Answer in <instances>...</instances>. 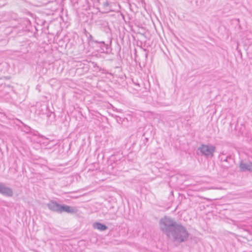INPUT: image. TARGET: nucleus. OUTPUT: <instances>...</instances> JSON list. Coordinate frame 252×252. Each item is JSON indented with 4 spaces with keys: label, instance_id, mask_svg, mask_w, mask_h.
I'll list each match as a JSON object with an SVG mask.
<instances>
[{
    "label": "nucleus",
    "instance_id": "nucleus-1",
    "mask_svg": "<svg viewBox=\"0 0 252 252\" xmlns=\"http://www.w3.org/2000/svg\"><path fill=\"white\" fill-rule=\"evenodd\" d=\"M178 223L174 219L167 216L161 218L159 222L160 230L169 238Z\"/></svg>",
    "mask_w": 252,
    "mask_h": 252
},
{
    "label": "nucleus",
    "instance_id": "nucleus-2",
    "mask_svg": "<svg viewBox=\"0 0 252 252\" xmlns=\"http://www.w3.org/2000/svg\"><path fill=\"white\" fill-rule=\"evenodd\" d=\"M189 235V234L186 228L178 223L171 235L170 238H172L174 242L181 243L188 240Z\"/></svg>",
    "mask_w": 252,
    "mask_h": 252
},
{
    "label": "nucleus",
    "instance_id": "nucleus-3",
    "mask_svg": "<svg viewBox=\"0 0 252 252\" xmlns=\"http://www.w3.org/2000/svg\"><path fill=\"white\" fill-rule=\"evenodd\" d=\"M218 158L220 166L223 169H228L233 166L235 162L233 157L229 154L220 153Z\"/></svg>",
    "mask_w": 252,
    "mask_h": 252
},
{
    "label": "nucleus",
    "instance_id": "nucleus-4",
    "mask_svg": "<svg viewBox=\"0 0 252 252\" xmlns=\"http://www.w3.org/2000/svg\"><path fill=\"white\" fill-rule=\"evenodd\" d=\"M198 150L200 151L202 154L207 158H212L214 156V153L216 150V147L212 145H201L199 147Z\"/></svg>",
    "mask_w": 252,
    "mask_h": 252
},
{
    "label": "nucleus",
    "instance_id": "nucleus-5",
    "mask_svg": "<svg viewBox=\"0 0 252 252\" xmlns=\"http://www.w3.org/2000/svg\"><path fill=\"white\" fill-rule=\"evenodd\" d=\"M110 43H111V42H110ZM110 44H111V43H110ZM94 46L98 48L97 51L102 53L109 54L111 51L110 45L106 44L105 42L103 41H98V42H97Z\"/></svg>",
    "mask_w": 252,
    "mask_h": 252
},
{
    "label": "nucleus",
    "instance_id": "nucleus-6",
    "mask_svg": "<svg viewBox=\"0 0 252 252\" xmlns=\"http://www.w3.org/2000/svg\"><path fill=\"white\" fill-rule=\"evenodd\" d=\"M0 194L6 197H12L13 195V191L12 189L0 182Z\"/></svg>",
    "mask_w": 252,
    "mask_h": 252
},
{
    "label": "nucleus",
    "instance_id": "nucleus-7",
    "mask_svg": "<svg viewBox=\"0 0 252 252\" xmlns=\"http://www.w3.org/2000/svg\"><path fill=\"white\" fill-rule=\"evenodd\" d=\"M77 209L74 207L70 206L67 205H61L60 207V210L59 213H62L63 212H66L70 214H74L76 213Z\"/></svg>",
    "mask_w": 252,
    "mask_h": 252
},
{
    "label": "nucleus",
    "instance_id": "nucleus-8",
    "mask_svg": "<svg viewBox=\"0 0 252 252\" xmlns=\"http://www.w3.org/2000/svg\"><path fill=\"white\" fill-rule=\"evenodd\" d=\"M240 171L241 172H252V162L249 161L245 162L241 161L239 164Z\"/></svg>",
    "mask_w": 252,
    "mask_h": 252
},
{
    "label": "nucleus",
    "instance_id": "nucleus-9",
    "mask_svg": "<svg viewBox=\"0 0 252 252\" xmlns=\"http://www.w3.org/2000/svg\"><path fill=\"white\" fill-rule=\"evenodd\" d=\"M61 204L57 203L56 201L50 200L47 204V206L49 210L59 213Z\"/></svg>",
    "mask_w": 252,
    "mask_h": 252
},
{
    "label": "nucleus",
    "instance_id": "nucleus-10",
    "mask_svg": "<svg viewBox=\"0 0 252 252\" xmlns=\"http://www.w3.org/2000/svg\"><path fill=\"white\" fill-rule=\"evenodd\" d=\"M85 34L87 37L88 43L90 45L94 46L98 42V40H94L92 34L86 31H85Z\"/></svg>",
    "mask_w": 252,
    "mask_h": 252
},
{
    "label": "nucleus",
    "instance_id": "nucleus-11",
    "mask_svg": "<svg viewBox=\"0 0 252 252\" xmlns=\"http://www.w3.org/2000/svg\"><path fill=\"white\" fill-rule=\"evenodd\" d=\"M93 226L94 229H97L100 231H104L108 228V227L105 224L99 222H94Z\"/></svg>",
    "mask_w": 252,
    "mask_h": 252
},
{
    "label": "nucleus",
    "instance_id": "nucleus-12",
    "mask_svg": "<svg viewBox=\"0 0 252 252\" xmlns=\"http://www.w3.org/2000/svg\"><path fill=\"white\" fill-rule=\"evenodd\" d=\"M116 120L117 123H118L119 124H122L123 120L121 117L119 116H116Z\"/></svg>",
    "mask_w": 252,
    "mask_h": 252
},
{
    "label": "nucleus",
    "instance_id": "nucleus-13",
    "mask_svg": "<svg viewBox=\"0 0 252 252\" xmlns=\"http://www.w3.org/2000/svg\"><path fill=\"white\" fill-rule=\"evenodd\" d=\"M103 5L104 7H107L109 5V3L107 0H106L103 2Z\"/></svg>",
    "mask_w": 252,
    "mask_h": 252
},
{
    "label": "nucleus",
    "instance_id": "nucleus-14",
    "mask_svg": "<svg viewBox=\"0 0 252 252\" xmlns=\"http://www.w3.org/2000/svg\"><path fill=\"white\" fill-rule=\"evenodd\" d=\"M71 2H72V4L75 6L76 4H78V0H70Z\"/></svg>",
    "mask_w": 252,
    "mask_h": 252
},
{
    "label": "nucleus",
    "instance_id": "nucleus-15",
    "mask_svg": "<svg viewBox=\"0 0 252 252\" xmlns=\"http://www.w3.org/2000/svg\"><path fill=\"white\" fill-rule=\"evenodd\" d=\"M47 117H51L53 116V118H55V114L54 113L51 112L50 114H47Z\"/></svg>",
    "mask_w": 252,
    "mask_h": 252
}]
</instances>
